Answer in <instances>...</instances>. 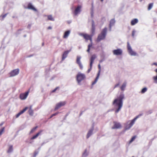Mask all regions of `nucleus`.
<instances>
[{
    "label": "nucleus",
    "mask_w": 157,
    "mask_h": 157,
    "mask_svg": "<svg viewBox=\"0 0 157 157\" xmlns=\"http://www.w3.org/2000/svg\"><path fill=\"white\" fill-rule=\"evenodd\" d=\"M124 98V96L123 94H121L118 98L114 100L113 104L114 105L115 107H117V108L115 111V113H118L122 108L123 105V100Z\"/></svg>",
    "instance_id": "nucleus-1"
},
{
    "label": "nucleus",
    "mask_w": 157,
    "mask_h": 157,
    "mask_svg": "<svg viewBox=\"0 0 157 157\" xmlns=\"http://www.w3.org/2000/svg\"><path fill=\"white\" fill-rule=\"evenodd\" d=\"M80 35L83 37L84 39H85L86 41H87L88 40H89L90 41L91 43L88 45V49L87 50V52H90V48L92 46V37L93 36V35H89L86 33H81L80 34Z\"/></svg>",
    "instance_id": "nucleus-2"
},
{
    "label": "nucleus",
    "mask_w": 157,
    "mask_h": 157,
    "mask_svg": "<svg viewBox=\"0 0 157 157\" xmlns=\"http://www.w3.org/2000/svg\"><path fill=\"white\" fill-rule=\"evenodd\" d=\"M107 29L105 27L102 30L101 33L98 35L97 39V42H98L102 40H104L106 36Z\"/></svg>",
    "instance_id": "nucleus-3"
},
{
    "label": "nucleus",
    "mask_w": 157,
    "mask_h": 157,
    "mask_svg": "<svg viewBox=\"0 0 157 157\" xmlns=\"http://www.w3.org/2000/svg\"><path fill=\"white\" fill-rule=\"evenodd\" d=\"M85 78V75L82 73H79L76 76V80L78 83H80L81 81Z\"/></svg>",
    "instance_id": "nucleus-4"
},
{
    "label": "nucleus",
    "mask_w": 157,
    "mask_h": 157,
    "mask_svg": "<svg viewBox=\"0 0 157 157\" xmlns=\"http://www.w3.org/2000/svg\"><path fill=\"white\" fill-rule=\"evenodd\" d=\"M127 44V49L128 52L130 54V55L132 56H136L137 55L136 53L135 52L132 50L130 46V45L129 44V42H128Z\"/></svg>",
    "instance_id": "nucleus-5"
},
{
    "label": "nucleus",
    "mask_w": 157,
    "mask_h": 157,
    "mask_svg": "<svg viewBox=\"0 0 157 157\" xmlns=\"http://www.w3.org/2000/svg\"><path fill=\"white\" fill-rule=\"evenodd\" d=\"M141 116V114L139 115L134 118L133 120L131 121L130 123L128 125H127L125 127L126 129H129L134 124L135 121L140 116Z\"/></svg>",
    "instance_id": "nucleus-6"
},
{
    "label": "nucleus",
    "mask_w": 157,
    "mask_h": 157,
    "mask_svg": "<svg viewBox=\"0 0 157 157\" xmlns=\"http://www.w3.org/2000/svg\"><path fill=\"white\" fill-rule=\"evenodd\" d=\"M98 68H99V70L98 72V73L97 76L96 77V78L94 81L92 82V85H94V84H95L97 82L98 79L99 78V77L100 76V72H101V66H100V64H99L98 65Z\"/></svg>",
    "instance_id": "nucleus-7"
},
{
    "label": "nucleus",
    "mask_w": 157,
    "mask_h": 157,
    "mask_svg": "<svg viewBox=\"0 0 157 157\" xmlns=\"http://www.w3.org/2000/svg\"><path fill=\"white\" fill-rule=\"evenodd\" d=\"M66 104V102L65 101H61L57 103L56 106L54 110H56L61 107L64 105Z\"/></svg>",
    "instance_id": "nucleus-8"
},
{
    "label": "nucleus",
    "mask_w": 157,
    "mask_h": 157,
    "mask_svg": "<svg viewBox=\"0 0 157 157\" xmlns=\"http://www.w3.org/2000/svg\"><path fill=\"white\" fill-rule=\"evenodd\" d=\"M19 71L18 69H16L11 71L9 73L10 77H13L17 75L19 73Z\"/></svg>",
    "instance_id": "nucleus-9"
},
{
    "label": "nucleus",
    "mask_w": 157,
    "mask_h": 157,
    "mask_svg": "<svg viewBox=\"0 0 157 157\" xmlns=\"http://www.w3.org/2000/svg\"><path fill=\"white\" fill-rule=\"evenodd\" d=\"M113 123L114 125L112 128V129H119L121 128L122 126L120 123L114 121L113 122Z\"/></svg>",
    "instance_id": "nucleus-10"
},
{
    "label": "nucleus",
    "mask_w": 157,
    "mask_h": 157,
    "mask_svg": "<svg viewBox=\"0 0 157 157\" xmlns=\"http://www.w3.org/2000/svg\"><path fill=\"white\" fill-rule=\"evenodd\" d=\"M29 91H28L24 93L20 94V98L21 100L25 99L28 95Z\"/></svg>",
    "instance_id": "nucleus-11"
},
{
    "label": "nucleus",
    "mask_w": 157,
    "mask_h": 157,
    "mask_svg": "<svg viewBox=\"0 0 157 157\" xmlns=\"http://www.w3.org/2000/svg\"><path fill=\"white\" fill-rule=\"evenodd\" d=\"M114 55H122V51L120 49H118L116 50H114L113 51Z\"/></svg>",
    "instance_id": "nucleus-12"
},
{
    "label": "nucleus",
    "mask_w": 157,
    "mask_h": 157,
    "mask_svg": "<svg viewBox=\"0 0 157 157\" xmlns=\"http://www.w3.org/2000/svg\"><path fill=\"white\" fill-rule=\"evenodd\" d=\"M81 58V57H80L78 56L77 57L76 63L78 65L80 68L81 69H82L83 68V66L80 61Z\"/></svg>",
    "instance_id": "nucleus-13"
},
{
    "label": "nucleus",
    "mask_w": 157,
    "mask_h": 157,
    "mask_svg": "<svg viewBox=\"0 0 157 157\" xmlns=\"http://www.w3.org/2000/svg\"><path fill=\"white\" fill-rule=\"evenodd\" d=\"M96 56L95 55H93L91 56L90 59V69L92 68L93 63H94V59L96 58Z\"/></svg>",
    "instance_id": "nucleus-14"
},
{
    "label": "nucleus",
    "mask_w": 157,
    "mask_h": 157,
    "mask_svg": "<svg viewBox=\"0 0 157 157\" xmlns=\"http://www.w3.org/2000/svg\"><path fill=\"white\" fill-rule=\"evenodd\" d=\"M28 108H29L28 107H25L24 109L16 114V118H18L21 115L24 113Z\"/></svg>",
    "instance_id": "nucleus-15"
},
{
    "label": "nucleus",
    "mask_w": 157,
    "mask_h": 157,
    "mask_svg": "<svg viewBox=\"0 0 157 157\" xmlns=\"http://www.w3.org/2000/svg\"><path fill=\"white\" fill-rule=\"evenodd\" d=\"M81 6H78L75 9L74 11V14L75 15H76L80 11Z\"/></svg>",
    "instance_id": "nucleus-16"
},
{
    "label": "nucleus",
    "mask_w": 157,
    "mask_h": 157,
    "mask_svg": "<svg viewBox=\"0 0 157 157\" xmlns=\"http://www.w3.org/2000/svg\"><path fill=\"white\" fill-rule=\"evenodd\" d=\"M69 52V51H67L64 52L62 55V60H64L67 57V55Z\"/></svg>",
    "instance_id": "nucleus-17"
},
{
    "label": "nucleus",
    "mask_w": 157,
    "mask_h": 157,
    "mask_svg": "<svg viewBox=\"0 0 157 157\" xmlns=\"http://www.w3.org/2000/svg\"><path fill=\"white\" fill-rule=\"evenodd\" d=\"M115 21L114 19H113L111 20L110 21L109 24V28L110 30H111V28L112 26H113L115 23Z\"/></svg>",
    "instance_id": "nucleus-18"
},
{
    "label": "nucleus",
    "mask_w": 157,
    "mask_h": 157,
    "mask_svg": "<svg viewBox=\"0 0 157 157\" xmlns=\"http://www.w3.org/2000/svg\"><path fill=\"white\" fill-rule=\"evenodd\" d=\"M28 8L32 10L35 11H36V9L35 8L31 3H29L28 5Z\"/></svg>",
    "instance_id": "nucleus-19"
},
{
    "label": "nucleus",
    "mask_w": 157,
    "mask_h": 157,
    "mask_svg": "<svg viewBox=\"0 0 157 157\" xmlns=\"http://www.w3.org/2000/svg\"><path fill=\"white\" fill-rule=\"evenodd\" d=\"M138 22V20L137 18H135L132 19L131 22V25H134L137 23Z\"/></svg>",
    "instance_id": "nucleus-20"
},
{
    "label": "nucleus",
    "mask_w": 157,
    "mask_h": 157,
    "mask_svg": "<svg viewBox=\"0 0 157 157\" xmlns=\"http://www.w3.org/2000/svg\"><path fill=\"white\" fill-rule=\"evenodd\" d=\"M70 33V31L69 30H68L66 31L64 33V35L63 36V38H67L68 36L69 35Z\"/></svg>",
    "instance_id": "nucleus-21"
},
{
    "label": "nucleus",
    "mask_w": 157,
    "mask_h": 157,
    "mask_svg": "<svg viewBox=\"0 0 157 157\" xmlns=\"http://www.w3.org/2000/svg\"><path fill=\"white\" fill-rule=\"evenodd\" d=\"M28 112L30 115L31 116H33V110L32 109V106H31L29 107Z\"/></svg>",
    "instance_id": "nucleus-22"
},
{
    "label": "nucleus",
    "mask_w": 157,
    "mask_h": 157,
    "mask_svg": "<svg viewBox=\"0 0 157 157\" xmlns=\"http://www.w3.org/2000/svg\"><path fill=\"white\" fill-rule=\"evenodd\" d=\"M95 26L94 24V21H92V24L91 29L92 34L91 35L93 36L95 32Z\"/></svg>",
    "instance_id": "nucleus-23"
},
{
    "label": "nucleus",
    "mask_w": 157,
    "mask_h": 157,
    "mask_svg": "<svg viewBox=\"0 0 157 157\" xmlns=\"http://www.w3.org/2000/svg\"><path fill=\"white\" fill-rule=\"evenodd\" d=\"M93 128H92L87 133V135L86 136V138H88L92 134L93 132Z\"/></svg>",
    "instance_id": "nucleus-24"
},
{
    "label": "nucleus",
    "mask_w": 157,
    "mask_h": 157,
    "mask_svg": "<svg viewBox=\"0 0 157 157\" xmlns=\"http://www.w3.org/2000/svg\"><path fill=\"white\" fill-rule=\"evenodd\" d=\"M42 132V131H40L39 132L35 135H34L31 138V139L33 140L36 138Z\"/></svg>",
    "instance_id": "nucleus-25"
},
{
    "label": "nucleus",
    "mask_w": 157,
    "mask_h": 157,
    "mask_svg": "<svg viewBox=\"0 0 157 157\" xmlns=\"http://www.w3.org/2000/svg\"><path fill=\"white\" fill-rule=\"evenodd\" d=\"M126 82H124L123 84L121 86V90L122 91L124 90L125 89V87H126Z\"/></svg>",
    "instance_id": "nucleus-26"
},
{
    "label": "nucleus",
    "mask_w": 157,
    "mask_h": 157,
    "mask_svg": "<svg viewBox=\"0 0 157 157\" xmlns=\"http://www.w3.org/2000/svg\"><path fill=\"white\" fill-rule=\"evenodd\" d=\"M13 150V146L12 145H10L9 146V149L7 151V153H10Z\"/></svg>",
    "instance_id": "nucleus-27"
},
{
    "label": "nucleus",
    "mask_w": 157,
    "mask_h": 157,
    "mask_svg": "<svg viewBox=\"0 0 157 157\" xmlns=\"http://www.w3.org/2000/svg\"><path fill=\"white\" fill-rule=\"evenodd\" d=\"M48 20L52 21H54V19L52 17V16L51 15H49L47 16Z\"/></svg>",
    "instance_id": "nucleus-28"
},
{
    "label": "nucleus",
    "mask_w": 157,
    "mask_h": 157,
    "mask_svg": "<svg viewBox=\"0 0 157 157\" xmlns=\"http://www.w3.org/2000/svg\"><path fill=\"white\" fill-rule=\"evenodd\" d=\"M153 3H150L149 4L147 9L148 10H150L153 6Z\"/></svg>",
    "instance_id": "nucleus-29"
},
{
    "label": "nucleus",
    "mask_w": 157,
    "mask_h": 157,
    "mask_svg": "<svg viewBox=\"0 0 157 157\" xmlns=\"http://www.w3.org/2000/svg\"><path fill=\"white\" fill-rule=\"evenodd\" d=\"M153 79L154 82L157 83V75L156 76L153 77Z\"/></svg>",
    "instance_id": "nucleus-30"
},
{
    "label": "nucleus",
    "mask_w": 157,
    "mask_h": 157,
    "mask_svg": "<svg viewBox=\"0 0 157 157\" xmlns=\"http://www.w3.org/2000/svg\"><path fill=\"white\" fill-rule=\"evenodd\" d=\"M147 90V89L146 87L143 88L141 90V93L143 94Z\"/></svg>",
    "instance_id": "nucleus-31"
},
{
    "label": "nucleus",
    "mask_w": 157,
    "mask_h": 157,
    "mask_svg": "<svg viewBox=\"0 0 157 157\" xmlns=\"http://www.w3.org/2000/svg\"><path fill=\"white\" fill-rule=\"evenodd\" d=\"M136 138V136H133L132 137V138H131V140H130L129 143H131L132 142H133L135 140Z\"/></svg>",
    "instance_id": "nucleus-32"
},
{
    "label": "nucleus",
    "mask_w": 157,
    "mask_h": 157,
    "mask_svg": "<svg viewBox=\"0 0 157 157\" xmlns=\"http://www.w3.org/2000/svg\"><path fill=\"white\" fill-rule=\"evenodd\" d=\"M37 128V126H36L34 128H33L31 131L30 133H32L34 132L35 131V130Z\"/></svg>",
    "instance_id": "nucleus-33"
},
{
    "label": "nucleus",
    "mask_w": 157,
    "mask_h": 157,
    "mask_svg": "<svg viewBox=\"0 0 157 157\" xmlns=\"http://www.w3.org/2000/svg\"><path fill=\"white\" fill-rule=\"evenodd\" d=\"M59 113V112H56V113H54L53 114H52L50 117V118H52V117H53V116H56V115H57L58 113Z\"/></svg>",
    "instance_id": "nucleus-34"
},
{
    "label": "nucleus",
    "mask_w": 157,
    "mask_h": 157,
    "mask_svg": "<svg viewBox=\"0 0 157 157\" xmlns=\"http://www.w3.org/2000/svg\"><path fill=\"white\" fill-rule=\"evenodd\" d=\"M135 30H133L132 32V36L133 37L134 36L135 34Z\"/></svg>",
    "instance_id": "nucleus-35"
},
{
    "label": "nucleus",
    "mask_w": 157,
    "mask_h": 157,
    "mask_svg": "<svg viewBox=\"0 0 157 157\" xmlns=\"http://www.w3.org/2000/svg\"><path fill=\"white\" fill-rule=\"evenodd\" d=\"M59 88V87H56V88L54 90H52V93H54V92H55L56 90L58 89Z\"/></svg>",
    "instance_id": "nucleus-36"
},
{
    "label": "nucleus",
    "mask_w": 157,
    "mask_h": 157,
    "mask_svg": "<svg viewBox=\"0 0 157 157\" xmlns=\"http://www.w3.org/2000/svg\"><path fill=\"white\" fill-rule=\"evenodd\" d=\"M119 85H120L119 83H118L116 85H115L114 86V88H115L118 86Z\"/></svg>",
    "instance_id": "nucleus-37"
},
{
    "label": "nucleus",
    "mask_w": 157,
    "mask_h": 157,
    "mask_svg": "<svg viewBox=\"0 0 157 157\" xmlns=\"http://www.w3.org/2000/svg\"><path fill=\"white\" fill-rule=\"evenodd\" d=\"M7 14V13H6V14H4V15H3L2 16V18H3V19H4V18H5V17L6 16Z\"/></svg>",
    "instance_id": "nucleus-38"
},
{
    "label": "nucleus",
    "mask_w": 157,
    "mask_h": 157,
    "mask_svg": "<svg viewBox=\"0 0 157 157\" xmlns=\"http://www.w3.org/2000/svg\"><path fill=\"white\" fill-rule=\"evenodd\" d=\"M52 29V28L51 26H49L48 28V29Z\"/></svg>",
    "instance_id": "nucleus-39"
},
{
    "label": "nucleus",
    "mask_w": 157,
    "mask_h": 157,
    "mask_svg": "<svg viewBox=\"0 0 157 157\" xmlns=\"http://www.w3.org/2000/svg\"><path fill=\"white\" fill-rule=\"evenodd\" d=\"M91 68L90 69H90H89L88 70V73L91 70Z\"/></svg>",
    "instance_id": "nucleus-40"
},
{
    "label": "nucleus",
    "mask_w": 157,
    "mask_h": 157,
    "mask_svg": "<svg viewBox=\"0 0 157 157\" xmlns=\"http://www.w3.org/2000/svg\"><path fill=\"white\" fill-rule=\"evenodd\" d=\"M155 71L157 73V68L155 70Z\"/></svg>",
    "instance_id": "nucleus-41"
},
{
    "label": "nucleus",
    "mask_w": 157,
    "mask_h": 157,
    "mask_svg": "<svg viewBox=\"0 0 157 157\" xmlns=\"http://www.w3.org/2000/svg\"><path fill=\"white\" fill-rule=\"evenodd\" d=\"M86 150H85V152L83 154V155H85V152H86Z\"/></svg>",
    "instance_id": "nucleus-42"
},
{
    "label": "nucleus",
    "mask_w": 157,
    "mask_h": 157,
    "mask_svg": "<svg viewBox=\"0 0 157 157\" xmlns=\"http://www.w3.org/2000/svg\"><path fill=\"white\" fill-rule=\"evenodd\" d=\"M3 124V123H2L1 124H0V126H2V125Z\"/></svg>",
    "instance_id": "nucleus-43"
},
{
    "label": "nucleus",
    "mask_w": 157,
    "mask_h": 157,
    "mask_svg": "<svg viewBox=\"0 0 157 157\" xmlns=\"http://www.w3.org/2000/svg\"><path fill=\"white\" fill-rule=\"evenodd\" d=\"M100 0L101 1V2H103V1L104 0Z\"/></svg>",
    "instance_id": "nucleus-44"
},
{
    "label": "nucleus",
    "mask_w": 157,
    "mask_h": 157,
    "mask_svg": "<svg viewBox=\"0 0 157 157\" xmlns=\"http://www.w3.org/2000/svg\"><path fill=\"white\" fill-rule=\"evenodd\" d=\"M154 64L155 65H156L157 66V63H155Z\"/></svg>",
    "instance_id": "nucleus-45"
},
{
    "label": "nucleus",
    "mask_w": 157,
    "mask_h": 157,
    "mask_svg": "<svg viewBox=\"0 0 157 157\" xmlns=\"http://www.w3.org/2000/svg\"><path fill=\"white\" fill-rule=\"evenodd\" d=\"M132 157H134V156H132Z\"/></svg>",
    "instance_id": "nucleus-46"
}]
</instances>
